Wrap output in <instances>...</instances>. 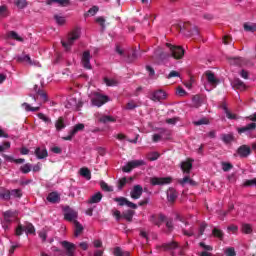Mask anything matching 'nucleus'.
<instances>
[{"instance_id":"obj_50","label":"nucleus","mask_w":256,"mask_h":256,"mask_svg":"<svg viewBox=\"0 0 256 256\" xmlns=\"http://www.w3.org/2000/svg\"><path fill=\"white\" fill-rule=\"evenodd\" d=\"M100 187L103 191H107V192H111L113 191V188L110 187L107 183H105L104 181L100 182Z\"/></svg>"},{"instance_id":"obj_16","label":"nucleus","mask_w":256,"mask_h":256,"mask_svg":"<svg viewBox=\"0 0 256 256\" xmlns=\"http://www.w3.org/2000/svg\"><path fill=\"white\" fill-rule=\"evenodd\" d=\"M82 65L85 69H91V53L89 51H85L82 54Z\"/></svg>"},{"instance_id":"obj_24","label":"nucleus","mask_w":256,"mask_h":256,"mask_svg":"<svg viewBox=\"0 0 256 256\" xmlns=\"http://www.w3.org/2000/svg\"><path fill=\"white\" fill-rule=\"evenodd\" d=\"M17 61L19 63H28V65H39V62H33V60H31V57L29 55H23V56H19L17 58Z\"/></svg>"},{"instance_id":"obj_19","label":"nucleus","mask_w":256,"mask_h":256,"mask_svg":"<svg viewBox=\"0 0 256 256\" xmlns=\"http://www.w3.org/2000/svg\"><path fill=\"white\" fill-rule=\"evenodd\" d=\"M34 155L37 157V159H46L49 154L45 147H37L34 151Z\"/></svg>"},{"instance_id":"obj_39","label":"nucleus","mask_w":256,"mask_h":256,"mask_svg":"<svg viewBox=\"0 0 256 256\" xmlns=\"http://www.w3.org/2000/svg\"><path fill=\"white\" fill-rule=\"evenodd\" d=\"M8 37H10V39H14L15 41H20L21 43H23V38L19 36V34H17V32L15 31H10L8 33Z\"/></svg>"},{"instance_id":"obj_32","label":"nucleus","mask_w":256,"mask_h":256,"mask_svg":"<svg viewBox=\"0 0 256 256\" xmlns=\"http://www.w3.org/2000/svg\"><path fill=\"white\" fill-rule=\"evenodd\" d=\"M241 231L245 235H251V233H253V226H251V224L244 223L241 226Z\"/></svg>"},{"instance_id":"obj_4","label":"nucleus","mask_w":256,"mask_h":256,"mask_svg":"<svg viewBox=\"0 0 256 256\" xmlns=\"http://www.w3.org/2000/svg\"><path fill=\"white\" fill-rule=\"evenodd\" d=\"M112 215L113 217H115L116 221H121V219H125L126 221L131 223V221H133V216L135 215V211L128 210L121 214V211L119 210H112Z\"/></svg>"},{"instance_id":"obj_3","label":"nucleus","mask_w":256,"mask_h":256,"mask_svg":"<svg viewBox=\"0 0 256 256\" xmlns=\"http://www.w3.org/2000/svg\"><path fill=\"white\" fill-rule=\"evenodd\" d=\"M166 47H168L170 51V57L173 59H182L185 56V49L181 46H175L171 43H166Z\"/></svg>"},{"instance_id":"obj_2","label":"nucleus","mask_w":256,"mask_h":256,"mask_svg":"<svg viewBox=\"0 0 256 256\" xmlns=\"http://www.w3.org/2000/svg\"><path fill=\"white\" fill-rule=\"evenodd\" d=\"M91 103L94 107H103L109 101V97L103 94L94 92L90 95Z\"/></svg>"},{"instance_id":"obj_47","label":"nucleus","mask_w":256,"mask_h":256,"mask_svg":"<svg viewBox=\"0 0 256 256\" xmlns=\"http://www.w3.org/2000/svg\"><path fill=\"white\" fill-rule=\"evenodd\" d=\"M226 256H237V252H235V248L233 247H228L224 251Z\"/></svg>"},{"instance_id":"obj_10","label":"nucleus","mask_w":256,"mask_h":256,"mask_svg":"<svg viewBox=\"0 0 256 256\" xmlns=\"http://www.w3.org/2000/svg\"><path fill=\"white\" fill-rule=\"evenodd\" d=\"M95 117H96L98 123H103V124L115 123V121H117V119L111 115L97 113V114H95Z\"/></svg>"},{"instance_id":"obj_51","label":"nucleus","mask_w":256,"mask_h":256,"mask_svg":"<svg viewBox=\"0 0 256 256\" xmlns=\"http://www.w3.org/2000/svg\"><path fill=\"white\" fill-rule=\"evenodd\" d=\"M222 141H224L225 143H231V141H233V135L232 134H223Z\"/></svg>"},{"instance_id":"obj_15","label":"nucleus","mask_w":256,"mask_h":256,"mask_svg":"<svg viewBox=\"0 0 256 256\" xmlns=\"http://www.w3.org/2000/svg\"><path fill=\"white\" fill-rule=\"evenodd\" d=\"M256 129V123L252 122L246 126L237 128V131L239 133V135L243 134V133H253V131H255Z\"/></svg>"},{"instance_id":"obj_52","label":"nucleus","mask_w":256,"mask_h":256,"mask_svg":"<svg viewBox=\"0 0 256 256\" xmlns=\"http://www.w3.org/2000/svg\"><path fill=\"white\" fill-rule=\"evenodd\" d=\"M54 19H55V21H56V23L58 25H65V17L59 16V15H55Z\"/></svg>"},{"instance_id":"obj_5","label":"nucleus","mask_w":256,"mask_h":256,"mask_svg":"<svg viewBox=\"0 0 256 256\" xmlns=\"http://www.w3.org/2000/svg\"><path fill=\"white\" fill-rule=\"evenodd\" d=\"M38 95L41 97L42 101L38 104L36 107H31L28 103H23L22 107H24L25 111H32L37 112L39 109H41V103H47L49 100L47 98V93H45L43 90H38Z\"/></svg>"},{"instance_id":"obj_28","label":"nucleus","mask_w":256,"mask_h":256,"mask_svg":"<svg viewBox=\"0 0 256 256\" xmlns=\"http://www.w3.org/2000/svg\"><path fill=\"white\" fill-rule=\"evenodd\" d=\"M74 235L75 237H79V235H81L83 233V225H81V223H79V221L74 220Z\"/></svg>"},{"instance_id":"obj_40","label":"nucleus","mask_w":256,"mask_h":256,"mask_svg":"<svg viewBox=\"0 0 256 256\" xmlns=\"http://www.w3.org/2000/svg\"><path fill=\"white\" fill-rule=\"evenodd\" d=\"M14 5L18 9H25L27 7V0H14Z\"/></svg>"},{"instance_id":"obj_36","label":"nucleus","mask_w":256,"mask_h":256,"mask_svg":"<svg viewBox=\"0 0 256 256\" xmlns=\"http://www.w3.org/2000/svg\"><path fill=\"white\" fill-rule=\"evenodd\" d=\"M66 108L67 109H77V99H75V98L68 99V101L66 103Z\"/></svg>"},{"instance_id":"obj_48","label":"nucleus","mask_w":256,"mask_h":256,"mask_svg":"<svg viewBox=\"0 0 256 256\" xmlns=\"http://www.w3.org/2000/svg\"><path fill=\"white\" fill-rule=\"evenodd\" d=\"M230 65H243V60L241 58H229Z\"/></svg>"},{"instance_id":"obj_37","label":"nucleus","mask_w":256,"mask_h":256,"mask_svg":"<svg viewBox=\"0 0 256 256\" xmlns=\"http://www.w3.org/2000/svg\"><path fill=\"white\" fill-rule=\"evenodd\" d=\"M31 169H33V166L30 163H26L20 167V171L24 175H27V173H31Z\"/></svg>"},{"instance_id":"obj_25","label":"nucleus","mask_w":256,"mask_h":256,"mask_svg":"<svg viewBox=\"0 0 256 256\" xmlns=\"http://www.w3.org/2000/svg\"><path fill=\"white\" fill-rule=\"evenodd\" d=\"M167 199L169 203H174V201L177 199V190L174 188H169L167 190Z\"/></svg>"},{"instance_id":"obj_54","label":"nucleus","mask_w":256,"mask_h":256,"mask_svg":"<svg viewBox=\"0 0 256 256\" xmlns=\"http://www.w3.org/2000/svg\"><path fill=\"white\" fill-rule=\"evenodd\" d=\"M194 125H196V126H199V125H209V119L202 118V119H200L198 121H195Z\"/></svg>"},{"instance_id":"obj_44","label":"nucleus","mask_w":256,"mask_h":256,"mask_svg":"<svg viewBox=\"0 0 256 256\" xmlns=\"http://www.w3.org/2000/svg\"><path fill=\"white\" fill-rule=\"evenodd\" d=\"M104 82L108 87H115V85H118L119 82L115 79H109V78H104Z\"/></svg>"},{"instance_id":"obj_12","label":"nucleus","mask_w":256,"mask_h":256,"mask_svg":"<svg viewBox=\"0 0 256 256\" xmlns=\"http://www.w3.org/2000/svg\"><path fill=\"white\" fill-rule=\"evenodd\" d=\"M149 221L153 223V225L161 227V224L165 221V216L163 214H152Z\"/></svg>"},{"instance_id":"obj_8","label":"nucleus","mask_w":256,"mask_h":256,"mask_svg":"<svg viewBox=\"0 0 256 256\" xmlns=\"http://www.w3.org/2000/svg\"><path fill=\"white\" fill-rule=\"evenodd\" d=\"M173 181L171 177H151L150 184L155 185H169Z\"/></svg>"},{"instance_id":"obj_7","label":"nucleus","mask_w":256,"mask_h":256,"mask_svg":"<svg viewBox=\"0 0 256 256\" xmlns=\"http://www.w3.org/2000/svg\"><path fill=\"white\" fill-rule=\"evenodd\" d=\"M143 165H145V161L143 160H132L122 167V171L124 173H131L133 169H136V167H143Z\"/></svg>"},{"instance_id":"obj_9","label":"nucleus","mask_w":256,"mask_h":256,"mask_svg":"<svg viewBox=\"0 0 256 256\" xmlns=\"http://www.w3.org/2000/svg\"><path fill=\"white\" fill-rule=\"evenodd\" d=\"M63 249L66 251L67 256H75V251L77 249V246L75 244L69 242V241H62L60 242Z\"/></svg>"},{"instance_id":"obj_31","label":"nucleus","mask_w":256,"mask_h":256,"mask_svg":"<svg viewBox=\"0 0 256 256\" xmlns=\"http://www.w3.org/2000/svg\"><path fill=\"white\" fill-rule=\"evenodd\" d=\"M65 127V119L63 117H59L55 122L56 131H62V129H65Z\"/></svg>"},{"instance_id":"obj_14","label":"nucleus","mask_w":256,"mask_h":256,"mask_svg":"<svg viewBox=\"0 0 256 256\" xmlns=\"http://www.w3.org/2000/svg\"><path fill=\"white\" fill-rule=\"evenodd\" d=\"M141 195H143V186L135 185L130 192L131 199H140Z\"/></svg>"},{"instance_id":"obj_55","label":"nucleus","mask_w":256,"mask_h":256,"mask_svg":"<svg viewBox=\"0 0 256 256\" xmlns=\"http://www.w3.org/2000/svg\"><path fill=\"white\" fill-rule=\"evenodd\" d=\"M244 187H256V179L246 180Z\"/></svg>"},{"instance_id":"obj_27","label":"nucleus","mask_w":256,"mask_h":256,"mask_svg":"<svg viewBox=\"0 0 256 256\" xmlns=\"http://www.w3.org/2000/svg\"><path fill=\"white\" fill-rule=\"evenodd\" d=\"M47 201H49V203H59V201H61V197L57 192H52L48 195Z\"/></svg>"},{"instance_id":"obj_1","label":"nucleus","mask_w":256,"mask_h":256,"mask_svg":"<svg viewBox=\"0 0 256 256\" xmlns=\"http://www.w3.org/2000/svg\"><path fill=\"white\" fill-rule=\"evenodd\" d=\"M79 37H81V30H74L70 34H68L67 38L61 41V44L64 47L65 51H71L73 43H75V41H77Z\"/></svg>"},{"instance_id":"obj_46","label":"nucleus","mask_w":256,"mask_h":256,"mask_svg":"<svg viewBox=\"0 0 256 256\" xmlns=\"http://www.w3.org/2000/svg\"><path fill=\"white\" fill-rule=\"evenodd\" d=\"M160 136L162 137V140L171 139V131H169V130H162L160 132Z\"/></svg>"},{"instance_id":"obj_22","label":"nucleus","mask_w":256,"mask_h":256,"mask_svg":"<svg viewBox=\"0 0 256 256\" xmlns=\"http://www.w3.org/2000/svg\"><path fill=\"white\" fill-rule=\"evenodd\" d=\"M53 3H57L60 7H69L71 0H46L47 5H53Z\"/></svg>"},{"instance_id":"obj_43","label":"nucleus","mask_w":256,"mask_h":256,"mask_svg":"<svg viewBox=\"0 0 256 256\" xmlns=\"http://www.w3.org/2000/svg\"><path fill=\"white\" fill-rule=\"evenodd\" d=\"M244 30L248 31L249 33H255L256 31V24H244Z\"/></svg>"},{"instance_id":"obj_61","label":"nucleus","mask_w":256,"mask_h":256,"mask_svg":"<svg viewBox=\"0 0 256 256\" xmlns=\"http://www.w3.org/2000/svg\"><path fill=\"white\" fill-rule=\"evenodd\" d=\"M172 77H181V74H179V72L173 70V71H171V72L166 76V79H172Z\"/></svg>"},{"instance_id":"obj_58","label":"nucleus","mask_w":256,"mask_h":256,"mask_svg":"<svg viewBox=\"0 0 256 256\" xmlns=\"http://www.w3.org/2000/svg\"><path fill=\"white\" fill-rule=\"evenodd\" d=\"M38 117L44 121V123H51V118L47 117L45 114L43 113H38Z\"/></svg>"},{"instance_id":"obj_53","label":"nucleus","mask_w":256,"mask_h":256,"mask_svg":"<svg viewBox=\"0 0 256 256\" xmlns=\"http://www.w3.org/2000/svg\"><path fill=\"white\" fill-rule=\"evenodd\" d=\"M231 169H233V165L231 163L222 162L223 171L227 172V171H231Z\"/></svg>"},{"instance_id":"obj_56","label":"nucleus","mask_w":256,"mask_h":256,"mask_svg":"<svg viewBox=\"0 0 256 256\" xmlns=\"http://www.w3.org/2000/svg\"><path fill=\"white\" fill-rule=\"evenodd\" d=\"M149 161H157L159 159V153L158 152H152L148 155Z\"/></svg>"},{"instance_id":"obj_11","label":"nucleus","mask_w":256,"mask_h":256,"mask_svg":"<svg viewBox=\"0 0 256 256\" xmlns=\"http://www.w3.org/2000/svg\"><path fill=\"white\" fill-rule=\"evenodd\" d=\"M114 201L120 205V207H123L126 205L127 207H130V209H137V204L127 200L125 197H118L114 198Z\"/></svg>"},{"instance_id":"obj_59","label":"nucleus","mask_w":256,"mask_h":256,"mask_svg":"<svg viewBox=\"0 0 256 256\" xmlns=\"http://www.w3.org/2000/svg\"><path fill=\"white\" fill-rule=\"evenodd\" d=\"M200 247H202V249H204V251H213V246L211 245H206L204 242H200Z\"/></svg>"},{"instance_id":"obj_42","label":"nucleus","mask_w":256,"mask_h":256,"mask_svg":"<svg viewBox=\"0 0 256 256\" xmlns=\"http://www.w3.org/2000/svg\"><path fill=\"white\" fill-rule=\"evenodd\" d=\"M10 197L21 199V197H23V193H21V189H14L10 191Z\"/></svg>"},{"instance_id":"obj_64","label":"nucleus","mask_w":256,"mask_h":256,"mask_svg":"<svg viewBox=\"0 0 256 256\" xmlns=\"http://www.w3.org/2000/svg\"><path fill=\"white\" fill-rule=\"evenodd\" d=\"M23 231H25V229L23 228V225H18V227L16 228V235L18 237H20V235H23Z\"/></svg>"},{"instance_id":"obj_34","label":"nucleus","mask_w":256,"mask_h":256,"mask_svg":"<svg viewBox=\"0 0 256 256\" xmlns=\"http://www.w3.org/2000/svg\"><path fill=\"white\" fill-rule=\"evenodd\" d=\"M212 235L214 237H217V239H220V241H223V237H225V234L223 233V230H221L219 228H214L212 230Z\"/></svg>"},{"instance_id":"obj_17","label":"nucleus","mask_w":256,"mask_h":256,"mask_svg":"<svg viewBox=\"0 0 256 256\" xmlns=\"http://www.w3.org/2000/svg\"><path fill=\"white\" fill-rule=\"evenodd\" d=\"M239 157L246 158L251 155V148L247 145H242L237 149Z\"/></svg>"},{"instance_id":"obj_23","label":"nucleus","mask_w":256,"mask_h":256,"mask_svg":"<svg viewBox=\"0 0 256 256\" xmlns=\"http://www.w3.org/2000/svg\"><path fill=\"white\" fill-rule=\"evenodd\" d=\"M181 169H182L183 173H186L187 175H189L191 169H193V163L191 162V160L182 162Z\"/></svg>"},{"instance_id":"obj_57","label":"nucleus","mask_w":256,"mask_h":256,"mask_svg":"<svg viewBox=\"0 0 256 256\" xmlns=\"http://www.w3.org/2000/svg\"><path fill=\"white\" fill-rule=\"evenodd\" d=\"M7 17V6H0V19Z\"/></svg>"},{"instance_id":"obj_21","label":"nucleus","mask_w":256,"mask_h":256,"mask_svg":"<svg viewBox=\"0 0 256 256\" xmlns=\"http://www.w3.org/2000/svg\"><path fill=\"white\" fill-rule=\"evenodd\" d=\"M205 75H206L208 83H210V85H213L214 87H216L217 84L219 83V79H217V77H215V74L211 71H206Z\"/></svg>"},{"instance_id":"obj_30","label":"nucleus","mask_w":256,"mask_h":256,"mask_svg":"<svg viewBox=\"0 0 256 256\" xmlns=\"http://www.w3.org/2000/svg\"><path fill=\"white\" fill-rule=\"evenodd\" d=\"M24 231L27 235H33L35 233V226L33 224L27 222L25 225H22Z\"/></svg>"},{"instance_id":"obj_49","label":"nucleus","mask_w":256,"mask_h":256,"mask_svg":"<svg viewBox=\"0 0 256 256\" xmlns=\"http://www.w3.org/2000/svg\"><path fill=\"white\" fill-rule=\"evenodd\" d=\"M115 51L118 55H120V57H125L126 55H128L127 52H125V49H123V47L119 45L116 46Z\"/></svg>"},{"instance_id":"obj_33","label":"nucleus","mask_w":256,"mask_h":256,"mask_svg":"<svg viewBox=\"0 0 256 256\" xmlns=\"http://www.w3.org/2000/svg\"><path fill=\"white\" fill-rule=\"evenodd\" d=\"M113 253H114V256H131V253L129 251H125L120 247H116Z\"/></svg>"},{"instance_id":"obj_18","label":"nucleus","mask_w":256,"mask_h":256,"mask_svg":"<svg viewBox=\"0 0 256 256\" xmlns=\"http://www.w3.org/2000/svg\"><path fill=\"white\" fill-rule=\"evenodd\" d=\"M77 218V212L71 208L66 209L64 213V219L66 221H73L75 223V219Z\"/></svg>"},{"instance_id":"obj_20","label":"nucleus","mask_w":256,"mask_h":256,"mask_svg":"<svg viewBox=\"0 0 256 256\" xmlns=\"http://www.w3.org/2000/svg\"><path fill=\"white\" fill-rule=\"evenodd\" d=\"M178 183L182 185V187H185V185H191V187L197 186V182H195L189 175H186L184 178L179 179Z\"/></svg>"},{"instance_id":"obj_29","label":"nucleus","mask_w":256,"mask_h":256,"mask_svg":"<svg viewBox=\"0 0 256 256\" xmlns=\"http://www.w3.org/2000/svg\"><path fill=\"white\" fill-rule=\"evenodd\" d=\"M233 87L236 89H239L240 91H245V83L243 81L239 80V78L234 79L232 82Z\"/></svg>"},{"instance_id":"obj_63","label":"nucleus","mask_w":256,"mask_h":256,"mask_svg":"<svg viewBox=\"0 0 256 256\" xmlns=\"http://www.w3.org/2000/svg\"><path fill=\"white\" fill-rule=\"evenodd\" d=\"M205 229H207V225L205 223H202L199 227V232L197 237H201V235L205 233Z\"/></svg>"},{"instance_id":"obj_26","label":"nucleus","mask_w":256,"mask_h":256,"mask_svg":"<svg viewBox=\"0 0 256 256\" xmlns=\"http://www.w3.org/2000/svg\"><path fill=\"white\" fill-rule=\"evenodd\" d=\"M103 199V194L101 192H97L96 194L92 195L90 199L88 200V203L93 205V203H101V200Z\"/></svg>"},{"instance_id":"obj_60","label":"nucleus","mask_w":256,"mask_h":256,"mask_svg":"<svg viewBox=\"0 0 256 256\" xmlns=\"http://www.w3.org/2000/svg\"><path fill=\"white\" fill-rule=\"evenodd\" d=\"M225 109V113H226V117L228 119H239V117H237L235 114L231 113L227 108Z\"/></svg>"},{"instance_id":"obj_6","label":"nucleus","mask_w":256,"mask_h":256,"mask_svg":"<svg viewBox=\"0 0 256 256\" xmlns=\"http://www.w3.org/2000/svg\"><path fill=\"white\" fill-rule=\"evenodd\" d=\"M2 217L4 219V223L10 224L13 221H17V217H19V212L17 210H7L2 213Z\"/></svg>"},{"instance_id":"obj_38","label":"nucleus","mask_w":256,"mask_h":256,"mask_svg":"<svg viewBox=\"0 0 256 256\" xmlns=\"http://www.w3.org/2000/svg\"><path fill=\"white\" fill-rule=\"evenodd\" d=\"M0 198L4 201H9L11 199V191L9 190H1L0 191Z\"/></svg>"},{"instance_id":"obj_13","label":"nucleus","mask_w":256,"mask_h":256,"mask_svg":"<svg viewBox=\"0 0 256 256\" xmlns=\"http://www.w3.org/2000/svg\"><path fill=\"white\" fill-rule=\"evenodd\" d=\"M150 99L152 101H163L167 99V93L163 90H157L151 94Z\"/></svg>"},{"instance_id":"obj_41","label":"nucleus","mask_w":256,"mask_h":256,"mask_svg":"<svg viewBox=\"0 0 256 256\" xmlns=\"http://www.w3.org/2000/svg\"><path fill=\"white\" fill-rule=\"evenodd\" d=\"M162 247L165 251H169L171 249H177L178 244L177 242H170L168 244H163Z\"/></svg>"},{"instance_id":"obj_45","label":"nucleus","mask_w":256,"mask_h":256,"mask_svg":"<svg viewBox=\"0 0 256 256\" xmlns=\"http://www.w3.org/2000/svg\"><path fill=\"white\" fill-rule=\"evenodd\" d=\"M85 129L84 124H76L74 128L71 130L72 135H75L78 131H83Z\"/></svg>"},{"instance_id":"obj_35","label":"nucleus","mask_w":256,"mask_h":256,"mask_svg":"<svg viewBox=\"0 0 256 256\" xmlns=\"http://www.w3.org/2000/svg\"><path fill=\"white\" fill-rule=\"evenodd\" d=\"M80 175L84 177V179H87V181L91 180V171L89 168H81Z\"/></svg>"},{"instance_id":"obj_62","label":"nucleus","mask_w":256,"mask_h":256,"mask_svg":"<svg viewBox=\"0 0 256 256\" xmlns=\"http://www.w3.org/2000/svg\"><path fill=\"white\" fill-rule=\"evenodd\" d=\"M136 107H137V103H135V101H129L126 105V109L128 110L136 109Z\"/></svg>"}]
</instances>
